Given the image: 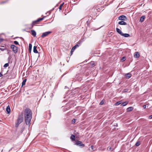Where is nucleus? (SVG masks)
<instances>
[{"instance_id":"nucleus-11","label":"nucleus","mask_w":152,"mask_h":152,"mask_svg":"<svg viewBox=\"0 0 152 152\" xmlns=\"http://www.w3.org/2000/svg\"><path fill=\"white\" fill-rule=\"evenodd\" d=\"M127 79L129 78L132 76V75L130 73H128L126 74L125 75Z\"/></svg>"},{"instance_id":"nucleus-29","label":"nucleus","mask_w":152,"mask_h":152,"mask_svg":"<svg viewBox=\"0 0 152 152\" xmlns=\"http://www.w3.org/2000/svg\"><path fill=\"white\" fill-rule=\"evenodd\" d=\"M8 66H9V64H8V63H6V64H5L4 65V67H7Z\"/></svg>"},{"instance_id":"nucleus-31","label":"nucleus","mask_w":152,"mask_h":152,"mask_svg":"<svg viewBox=\"0 0 152 152\" xmlns=\"http://www.w3.org/2000/svg\"><path fill=\"white\" fill-rule=\"evenodd\" d=\"M90 64L92 66H94V63L93 62H91Z\"/></svg>"},{"instance_id":"nucleus-14","label":"nucleus","mask_w":152,"mask_h":152,"mask_svg":"<svg viewBox=\"0 0 152 152\" xmlns=\"http://www.w3.org/2000/svg\"><path fill=\"white\" fill-rule=\"evenodd\" d=\"M6 110L7 113L9 114L10 112V107L9 106H8L6 108Z\"/></svg>"},{"instance_id":"nucleus-28","label":"nucleus","mask_w":152,"mask_h":152,"mask_svg":"<svg viewBox=\"0 0 152 152\" xmlns=\"http://www.w3.org/2000/svg\"><path fill=\"white\" fill-rule=\"evenodd\" d=\"M126 59V58L125 57H123L122 58H121V60L122 61H125Z\"/></svg>"},{"instance_id":"nucleus-23","label":"nucleus","mask_w":152,"mask_h":152,"mask_svg":"<svg viewBox=\"0 0 152 152\" xmlns=\"http://www.w3.org/2000/svg\"><path fill=\"white\" fill-rule=\"evenodd\" d=\"M121 103V101L115 103V105L116 106H117V105H118L120 104Z\"/></svg>"},{"instance_id":"nucleus-39","label":"nucleus","mask_w":152,"mask_h":152,"mask_svg":"<svg viewBox=\"0 0 152 152\" xmlns=\"http://www.w3.org/2000/svg\"><path fill=\"white\" fill-rule=\"evenodd\" d=\"M2 74L0 73V77H1L2 76Z\"/></svg>"},{"instance_id":"nucleus-22","label":"nucleus","mask_w":152,"mask_h":152,"mask_svg":"<svg viewBox=\"0 0 152 152\" xmlns=\"http://www.w3.org/2000/svg\"><path fill=\"white\" fill-rule=\"evenodd\" d=\"M140 145V141H138L136 143L135 145L137 146H139Z\"/></svg>"},{"instance_id":"nucleus-34","label":"nucleus","mask_w":152,"mask_h":152,"mask_svg":"<svg viewBox=\"0 0 152 152\" xmlns=\"http://www.w3.org/2000/svg\"><path fill=\"white\" fill-rule=\"evenodd\" d=\"M148 118L150 119L152 118V115H150L149 116Z\"/></svg>"},{"instance_id":"nucleus-20","label":"nucleus","mask_w":152,"mask_h":152,"mask_svg":"<svg viewBox=\"0 0 152 152\" xmlns=\"http://www.w3.org/2000/svg\"><path fill=\"white\" fill-rule=\"evenodd\" d=\"M128 103V102L127 101H126L124 102L123 103L121 104V105L123 106H124L126 105Z\"/></svg>"},{"instance_id":"nucleus-41","label":"nucleus","mask_w":152,"mask_h":152,"mask_svg":"<svg viewBox=\"0 0 152 152\" xmlns=\"http://www.w3.org/2000/svg\"><path fill=\"white\" fill-rule=\"evenodd\" d=\"M12 148H11V149H10V150H11L12 149Z\"/></svg>"},{"instance_id":"nucleus-6","label":"nucleus","mask_w":152,"mask_h":152,"mask_svg":"<svg viewBox=\"0 0 152 152\" xmlns=\"http://www.w3.org/2000/svg\"><path fill=\"white\" fill-rule=\"evenodd\" d=\"M44 18V17L39 18L38 19H37L36 20L33 21L32 23V24H33V25H34L35 24H37L40 21L42 20H43Z\"/></svg>"},{"instance_id":"nucleus-10","label":"nucleus","mask_w":152,"mask_h":152,"mask_svg":"<svg viewBox=\"0 0 152 152\" xmlns=\"http://www.w3.org/2000/svg\"><path fill=\"white\" fill-rule=\"evenodd\" d=\"M145 18V16L144 15L142 16L141 17L140 20V21L142 22H143Z\"/></svg>"},{"instance_id":"nucleus-42","label":"nucleus","mask_w":152,"mask_h":152,"mask_svg":"<svg viewBox=\"0 0 152 152\" xmlns=\"http://www.w3.org/2000/svg\"><path fill=\"white\" fill-rule=\"evenodd\" d=\"M9 52H8V54H9Z\"/></svg>"},{"instance_id":"nucleus-3","label":"nucleus","mask_w":152,"mask_h":152,"mask_svg":"<svg viewBox=\"0 0 152 152\" xmlns=\"http://www.w3.org/2000/svg\"><path fill=\"white\" fill-rule=\"evenodd\" d=\"M11 48L12 49V50L15 53L18 52V48L13 45H12L11 46Z\"/></svg>"},{"instance_id":"nucleus-36","label":"nucleus","mask_w":152,"mask_h":152,"mask_svg":"<svg viewBox=\"0 0 152 152\" xmlns=\"http://www.w3.org/2000/svg\"><path fill=\"white\" fill-rule=\"evenodd\" d=\"M90 148H91L92 149V150H93V145H91L90 147Z\"/></svg>"},{"instance_id":"nucleus-13","label":"nucleus","mask_w":152,"mask_h":152,"mask_svg":"<svg viewBox=\"0 0 152 152\" xmlns=\"http://www.w3.org/2000/svg\"><path fill=\"white\" fill-rule=\"evenodd\" d=\"M31 34L34 37H35L36 35V31L34 30H32L31 31Z\"/></svg>"},{"instance_id":"nucleus-25","label":"nucleus","mask_w":152,"mask_h":152,"mask_svg":"<svg viewBox=\"0 0 152 152\" xmlns=\"http://www.w3.org/2000/svg\"><path fill=\"white\" fill-rule=\"evenodd\" d=\"M113 148L110 147H108L107 148V150L108 151H113Z\"/></svg>"},{"instance_id":"nucleus-21","label":"nucleus","mask_w":152,"mask_h":152,"mask_svg":"<svg viewBox=\"0 0 152 152\" xmlns=\"http://www.w3.org/2000/svg\"><path fill=\"white\" fill-rule=\"evenodd\" d=\"M26 79H24L23 80V81L22 83V86H23L24 85H25L26 82Z\"/></svg>"},{"instance_id":"nucleus-37","label":"nucleus","mask_w":152,"mask_h":152,"mask_svg":"<svg viewBox=\"0 0 152 152\" xmlns=\"http://www.w3.org/2000/svg\"><path fill=\"white\" fill-rule=\"evenodd\" d=\"M93 10H97V9L96 8H93Z\"/></svg>"},{"instance_id":"nucleus-12","label":"nucleus","mask_w":152,"mask_h":152,"mask_svg":"<svg viewBox=\"0 0 152 152\" xmlns=\"http://www.w3.org/2000/svg\"><path fill=\"white\" fill-rule=\"evenodd\" d=\"M140 56V54L138 52H136L134 55V57L135 58L139 57Z\"/></svg>"},{"instance_id":"nucleus-38","label":"nucleus","mask_w":152,"mask_h":152,"mask_svg":"<svg viewBox=\"0 0 152 152\" xmlns=\"http://www.w3.org/2000/svg\"><path fill=\"white\" fill-rule=\"evenodd\" d=\"M3 39H2L0 38V42H2L3 41Z\"/></svg>"},{"instance_id":"nucleus-2","label":"nucleus","mask_w":152,"mask_h":152,"mask_svg":"<svg viewBox=\"0 0 152 152\" xmlns=\"http://www.w3.org/2000/svg\"><path fill=\"white\" fill-rule=\"evenodd\" d=\"M23 114L22 113L21 114L19 115L18 116V118L15 123L16 127H18L19 125L23 122Z\"/></svg>"},{"instance_id":"nucleus-1","label":"nucleus","mask_w":152,"mask_h":152,"mask_svg":"<svg viewBox=\"0 0 152 152\" xmlns=\"http://www.w3.org/2000/svg\"><path fill=\"white\" fill-rule=\"evenodd\" d=\"M24 116L26 124L30 126L31 124V121L32 118V113L31 110L29 108H27L25 109Z\"/></svg>"},{"instance_id":"nucleus-35","label":"nucleus","mask_w":152,"mask_h":152,"mask_svg":"<svg viewBox=\"0 0 152 152\" xmlns=\"http://www.w3.org/2000/svg\"><path fill=\"white\" fill-rule=\"evenodd\" d=\"M146 105H144L143 106V107L144 109H145L146 108Z\"/></svg>"},{"instance_id":"nucleus-24","label":"nucleus","mask_w":152,"mask_h":152,"mask_svg":"<svg viewBox=\"0 0 152 152\" xmlns=\"http://www.w3.org/2000/svg\"><path fill=\"white\" fill-rule=\"evenodd\" d=\"M29 50L31 51V50L32 48V45L31 44H29Z\"/></svg>"},{"instance_id":"nucleus-40","label":"nucleus","mask_w":152,"mask_h":152,"mask_svg":"<svg viewBox=\"0 0 152 152\" xmlns=\"http://www.w3.org/2000/svg\"><path fill=\"white\" fill-rule=\"evenodd\" d=\"M4 3V2H2V3Z\"/></svg>"},{"instance_id":"nucleus-27","label":"nucleus","mask_w":152,"mask_h":152,"mask_svg":"<svg viewBox=\"0 0 152 152\" xmlns=\"http://www.w3.org/2000/svg\"><path fill=\"white\" fill-rule=\"evenodd\" d=\"M14 43L15 45H19V43L17 41H14Z\"/></svg>"},{"instance_id":"nucleus-17","label":"nucleus","mask_w":152,"mask_h":152,"mask_svg":"<svg viewBox=\"0 0 152 152\" xmlns=\"http://www.w3.org/2000/svg\"><path fill=\"white\" fill-rule=\"evenodd\" d=\"M37 47L34 46L33 48V52L34 53H37L38 52L37 49Z\"/></svg>"},{"instance_id":"nucleus-30","label":"nucleus","mask_w":152,"mask_h":152,"mask_svg":"<svg viewBox=\"0 0 152 152\" xmlns=\"http://www.w3.org/2000/svg\"><path fill=\"white\" fill-rule=\"evenodd\" d=\"M5 49H6V48H0V50L1 51H2L4 50Z\"/></svg>"},{"instance_id":"nucleus-26","label":"nucleus","mask_w":152,"mask_h":152,"mask_svg":"<svg viewBox=\"0 0 152 152\" xmlns=\"http://www.w3.org/2000/svg\"><path fill=\"white\" fill-rule=\"evenodd\" d=\"M64 3H63L62 4H61L59 7V9L60 10H61V8H62V7L63 6V4H64Z\"/></svg>"},{"instance_id":"nucleus-9","label":"nucleus","mask_w":152,"mask_h":152,"mask_svg":"<svg viewBox=\"0 0 152 152\" xmlns=\"http://www.w3.org/2000/svg\"><path fill=\"white\" fill-rule=\"evenodd\" d=\"M118 24L120 25H127V23L124 21L123 20H121L118 22Z\"/></svg>"},{"instance_id":"nucleus-18","label":"nucleus","mask_w":152,"mask_h":152,"mask_svg":"<svg viewBox=\"0 0 152 152\" xmlns=\"http://www.w3.org/2000/svg\"><path fill=\"white\" fill-rule=\"evenodd\" d=\"M70 138L72 141H74L75 140V136L74 135L72 134L71 135Z\"/></svg>"},{"instance_id":"nucleus-19","label":"nucleus","mask_w":152,"mask_h":152,"mask_svg":"<svg viewBox=\"0 0 152 152\" xmlns=\"http://www.w3.org/2000/svg\"><path fill=\"white\" fill-rule=\"evenodd\" d=\"M133 108L132 107H128L127 109V112H130L132 111L133 110Z\"/></svg>"},{"instance_id":"nucleus-32","label":"nucleus","mask_w":152,"mask_h":152,"mask_svg":"<svg viewBox=\"0 0 152 152\" xmlns=\"http://www.w3.org/2000/svg\"><path fill=\"white\" fill-rule=\"evenodd\" d=\"M104 103V102H103L102 101L100 102V103H99V105H102V104H103Z\"/></svg>"},{"instance_id":"nucleus-8","label":"nucleus","mask_w":152,"mask_h":152,"mask_svg":"<svg viewBox=\"0 0 152 152\" xmlns=\"http://www.w3.org/2000/svg\"><path fill=\"white\" fill-rule=\"evenodd\" d=\"M79 45H76L74 46L72 48L71 51V54L72 55L74 50L76 48L78 47Z\"/></svg>"},{"instance_id":"nucleus-5","label":"nucleus","mask_w":152,"mask_h":152,"mask_svg":"<svg viewBox=\"0 0 152 152\" xmlns=\"http://www.w3.org/2000/svg\"><path fill=\"white\" fill-rule=\"evenodd\" d=\"M52 33L51 31H48L46 32H44L42 33V35H41V37L42 38H44L47 36H48V35H49V34L51 33Z\"/></svg>"},{"instance_id":"nucleus-7","label":"nucleus","mask_w":152,"mask_h":152,"mask_svg":"<svg viewBox=\"0 0 152 152\" xmlns=\"http://www.w3.org/2000/svg\"><path fill=\"white\" fill-rule=\"evenodd\" d=\"M75 144L76 145H79V146H82V147H84L85 146L84 144H83L82 142L79 140H77Z\"/></svg>"},{"instance_id":"nucleus-16","label":"nucleus","mask_w":152,"mask_h":152,"mask_svg":"<svg viewBox=\"0 0 152 152\" xmlns=\"http://www.w3.org/2000/svg\"><path fill=\"white\" fill-rule=\"evenodd\" d=\"M116 29L117 32L118 34L121 35L122 34V32L121 31L119 28H116Z\"/></svg>"},{"instance_id":"nucleus-33","label":"nucleus","mask_w":152,"mask_h":152,"mask_svg":"<svg viewBox=\"0 0 152 152\" xmlns=\"http://www.w3.org/2000/svg\"><path fill=\"white\" fill-rule=\"evenodd\" d=\"M72 122L73 123H75V119H73L72 120Z\"/></svg>"},{"instance_id":"nucleus-15","label":"nucleus","mask_w":152,"mask_h":152,"mask_svg":"<svg viewBox=\"0 0 152 152\" xmlns=\"http://www.w3.org/2000/svg\"><path fill=\"white\" fill-rule=\"evenodd\" d=\"M121 35L125 37H128L130 36V35L129 34L126 33L124 34L123 33Z\"/></svg>"},{"instance_id":"nucleus-4","label":"nucleus","mask_w":152,"mask_h":152,"mask_svg":"<svg viewBox=\"0 0 152 152\" xmlns=\"http://www.w3.org/2000/svg\"><path fill=\"white\" fill-rule=\"evenodd\" d=\"M119 20H125L127 18L124 15H122L119 16L118 18Z\"/></svg>"}]
</instances>
